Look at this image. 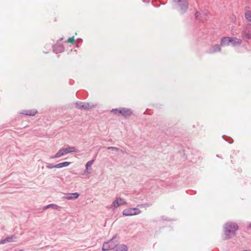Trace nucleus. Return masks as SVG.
I'll use <instances>...</instances> for the list:
<instances>
[{"label": "nucleus", "mask_w": 251, "mask_h": 251, "mask_svg": "<svg viewBox=\"0 0 251 251\" xmlns=\"http://www.w3.org/2000/svg\"><path fill=\"white\" fill-rule=\"evenodd\" d=\"M239 229L238 225L233 221H228L223 225V231L224 240H228L236 236L237 231Z\"/></svg>", "instance_id": "f257e3e1"}, {"label": "nucleus", "mask_w": 251, "mask_h": 251, "mask_svg": "<svg viewBox=\"0 0 251 251\" xmlns=\"http://www.w3.org/2000/svg\"><path fill=\"white\" fill-rule=\"evenodd\" d=\"M110 112L118 116H122L125 119L129 118L133 114L132 109L125 107L112 109Z\"/></svg>", "instance_id": "f03ea898"}, {"label": "nucleus", "mask_w": 251, "mask_h": 251, "mask_svg": "<svg viewBox=\"0 0 251 251\" xmlns=\"http://www.w3.org/2000/svg\"><path fill=\"white\" fill-rule=\"evenodd\" d=\"M242 43V40L234 37H225L221 40V45L223 46H229L231 45L235 47L240 46Z\"/></svg>", "instance_id": "7ed1b4c3"}, {"label": "nucleus", "mask_w": 251, "mask_h": 251, "mask_svg": "<svg viewBox=\"0 0 251 251\" xmlns=\"http://www.w3.org/2000/svg\"><path fill=\"white\" fill-rule=\"evenodd\" d=\"M117 238V235L116 234L108 241L104 242L101 249L102 251H107L114 250L118 245V243H119V240H116Z\"/></svg>", "instance_id": "20e7f679"}, {"label": "nucleus", "mask_w": 251, "mask_h": 251, "mask_svg": "<svg viewBox=\"0 0 251 251\" xmlns=\"http://www.w3.org/2000/svg\"><path fill=\"white\" fill-rule=\"evenodd\" d=\"M72 152H78V150L74 147L62 148L59 150V151L54 156H51L50 158L53 159L59 158L66 154H68Z\"/></svg>", "instance_id": "39448f33"}, {"label": "nucleus", "mask_w": 251, "mask_h": 251, "mask_svg": "<svg viewBox=\"0 0 251 251\" xmlns=\"http://www.w3.org/2000/svg\"><path fill=\"white\" fill-rule=\"evenodd\" d=\"M96 106V104L84 102L80 101H77L75 103V107L80 110H89Z\"/></svg>", "instance_id": "423d86ee"}, {"label": "nucleus", "mask_w": 251, "mask_h": 251, "mask_svg": "<svg viewBox=\"0 0 251 251\" xmlns=\"http://www.w3.org/2000/svg\"><path fill=\"white\" fill-rule=\"evenodd\" d=\"M174 1L177 3L178 6L180 7L181 13L182 14L186 12L189 5V3L187 1L184 0H174Z\"/></svg>", "instance_id": "0eeeda50"}, {"label": "nucleus", "mask_w": 251, "mask_h": 251, "mask_svg": "<svg viewBox=\"0 0 251 251\" xmlns=\"http://www.w3.org/2000/svg\"><path fill=\"white\" fill-rule=\"evenodd\" d=\"M64 38L63 37L59 39V40H58L55 44L53 45L52 46V49L53 51L56 53H60L62 52L65 50V48L64 46L62 44H61L59 43V42L62 41L63 40Z\"/></svg>", "instance_id": "6e6552de"}, {"label": "nucleus", "mask_w": 251, "mask_h": 251, "mask_svg": "<svg viewBox=\"0 0 251 251\" xmlns=\"http://www.w3.org/2000/svg\"><path fill=\"white\" fill-rule=\"evenodd\" d=\"M127 203L124 199L121 198H117L111 205V208H117L121 205H126Z\"/></svg>", "instance_id": "1a4fd4ad"}, {"label": "nucleus", "mask_w": 251, "mask_h": 251, "mask_svg": "<svg viewBox=\"0 0 251 251\" xmlns=\"http://www.w3.org/2000/svg\"><path fill=\"white\" fill-rule=\"evenodd\" d=\"M38 113V111L35 109L30 110H24L20 114L28 116H34Z\"/></svg>", "instance_id": "9d476101"}, {"label": "nucleus", "mask_w": 251, "mask_h": 251, "mask_svg": "<svg viewBox=\"0 0 251 251\" xmlns=\"http://www.w3.org/2000/svg\"><path fill=\"white\" fill-rule=\"evenodd\" d=\"M16 239V236L15 235H12L11 236H8L4 239L0 240V244H4L8 242H12Z\"/></svg>", "instance_id": "9b49d317"}, {"label": "nucleus", "mask_w": 251, "mask_h": 251, "mask_svg": "<svg viewBox=\"0 0 251 251\" xmlns=\"http://www.w3.org/2000/svg\"><path fill=\"white\" fill-rule=\"evenodd\" d=\"M222 46L219 44H216L212 46L211 50L208 52L209 53H213L216 52H220L221 50V47Z\"/></svg>", "instance_id": "f8f14e48"}, {"label": "nucleus", "mask_w": 251, "mask_h": 251, "mask_svg": "<svg viewBox=\"0 0 251 251\" xmlns=\"http://www.w3.org/2000/svg\"><path fill=\"white\" fill-rule=\"evenodd\" d=\"M80 196V194L77 192H75L74 193H69L66 196H65V199L70 200H75Z\"/></svg>", "instance_id": "ddd939ff"}, {"label": "nucleus", "mask_w": 251, "mask_h": 251, "mask_svg": "<svg viewBox=\"0 0 251 251\" xmlns=\"http://www.w3.org/2000/svg\"><path fill=\"white\" fill-rule=\"evenodd\" d=\"M122 213L124 216H129L135 215V214H133L134 212H133V208H129L124 209L123 210Z\"/></svg>", "instance_id": "4468645a"}, {"label": "nucleus", "mask_w": 251, "mask_h": 251, "mask_svg": "<svg viewBox=\"0 0 251 251\" xmlns=\"http://www.w3.org/2000/svg\"><path fill=\"white\" fill-rule=\"evenodd\" d=\"M115 249L116 251H127L128 247L125 244L119 245V243H118V245Z\"/></svg>", "instance_id": "2eb2a0df"}, {"label": "nucleus", "mask_w": 251, "mask_h": 251, "mask_svg": "<svg viewBox=\"0 0 251 251\" xmlns=\"http://www.w3.org/2000/svg\"><path fill=\"white\" fill-rule=\"evenodd\" d=\"M51 208L54 209L60 210L61 209V207L55 204H50L43 208V210H45L48 208Z\"/></svg>", "instance_id": "dca6fc26"}, {"label": "nucleus", "mask_w": 251, "mask_h": 251, "mask_svg": "<svg viewBox=\"0 0 251 251\" xmlns=\"http://www.w3.org/2000/svg\"><path fill=\"white\" fill-rule=\"evenodd\" d=\"M242 37L244 39H251V31L249 30L243 31Z\"/></svg>", "instance_id": "f3484780"}, {"label": "nucleus", "mask_w": 251, "mask_h": 251, "mask_svg": "<svg viewBox=\"0 0 251 251\" xmlns=\"http://www.w3.org/2000/svg\"><path fill=\"white\" fill-rule=\"evenodd\" d=\"M71 163L70 162H63L57 164H55L56 168H61L65 167L68 166Z\"/></svg>", "instance_id": "a211bd4d"}, {"label": "nucleus", "mask_w": 251, "mask_h": 251, "mask_svg": "<svg viewBox=\"0 0 251 251\" xmlns=\"http://www.w3.org/2000/svg\"><path fill=\"white\" fill-rule=\"evenodd\" d=\"M222 137L225 140H226V142H227L229 144H232V143H233V139L229 136H227L224 135H223Z\"/></svg>", "instance_id": "6ab92c4d"}, {"label": "nucleus", "mask_w": 251, "mask_h": 251, "mask_svg": "<svg viewBox=\"0 0 251 251\" xmlns=\"http://www.w3.org/2000/svg\"><path fill=\"white\" fill-rule=\"evenodd\" d=\"M65 42L67 43H72L73 44H76V41H75V40L74 36L69 38L65 41Z\"/></svg>", "instance_id": "aec40b11"}, {"label": "nucleus", "mask_w": 251, "mask_h": 251, "mask_svg": "<svg viewBox=\"0 0 251 251\" xmlns=\"http://www.w3.org/2000/svg\"><path fill=\"white\" fill-rule=\"evenodd\" d=\"M95 161V158H93L91 160L87 162V163L85 165L86 170H88L89 168L91 167V166L94 162Z\"/></svg>", "instance_id": "412c9836"}, {"label": "nucleus", "mask_w": 251, "mask_h": 251, "mask_svg": "<svg viewBox=\"0 0 251 251\" xmlns=\"http://www.w3.org/2000/svg\"><path fill=\"white\" fill-rule=\"evenodd\" d=\"M151 205V204L150 203H144V204H138L137 207L138 208H142V207H148Z\"/></svg>", "instance_id": "4be33fe9"}, {"label": "nucleus", "mask_w": 251, "mask_h": 251, "mask_svg": "<svg viewBox=\"0 0 251 251\" xmlns=\"http://www.w3.org/2000/svg\"><path fill=\"white\" fill-rule=\"evenodd\" d=\"M107 149L115 151H120L121 152H123L122 150H120V149H119L118 148L115 147H107Z\"/></svg>", "instance_id": "5701e85b"}, {"label": "nucleus", "mask_w": 251, "mask_h": 251, "mask_svg": "<svg viewBox=\"0 0 251 251\" xmlns=\"http://www.w3.org/2000/svg\"><path fill=\"white\" fill-rule=\"evenodd\" d=\"M133 214H135V215L139 214L141 213V211L138 208V207L133 208Z\"/></svg>", "instance_id": "b1692460"}, {"label": "nucleus", "mask_w": 251, "mask_h": 251, "mask_svg": "<svg viewBox=\"0 0 251 251\" xmlns=\"http://www.w3.org/2000/svg\"><path fill=\"white\" fill-rule=\"evenodd\" d=\"M46 167L48 169L56 168L55 165H53V164L50 163H47Z\"/></svg>", "instance_id": "393cba45"}, {"label": "nucleus", "mask_w": 251, "mask_h": 251, "mask_svg": "<svg viewBox=\"0 0 251 251\" xmlns=\"http://www.w3.org/2000/svg\"><path fill=\"white\" fill-rule=\"evenodd\" d=\"M245 18L248 21L251 22V13H245Z\"/></svg>", "instance_id": "a878e982"}, {"label": "nucleus", "mask_w": 251, "mask_h": 251, "mask_svg": "<svg viewBox=\"0 0 251 251\" xmlns=\"http://www.w3.org/2000/svg\"><path fill=\"white\" fill-rule=\"evenodd\" d=\"M200 14V12H199V11H197L195 13V18L197 19H199V16Z\"/></svg>", "instance_id": "bb28decb"}, {"label": "nucleus", "mask_w": 251, "mask_h": 251, "mask_svg": "<svg viewBox=\"0 0 251 251\" xmlns=\"http://www.w3.org/2000/svg\"><path fill=\"white\" fill-rule=\"evenodd\" d=\"M82 42V39H81V38H78V39H77V42H76V44H77V43H79V42Z\"/></svg>", "instance_id": "cd10ccee"}, {"label": "nucleus", "mask_w": 251, "mask_h": 251, "mask_svg": "<svg viewBox=\"0 0 251 251\" xmlns=\"http://www.w3.org/2000/svg\"><path fill=\"white\" fill-rule=\"evenodd\" d=\"M151 0H143L145 2H149Z\"/></svg>", "instance_id": "c85d7f7f"}, {"label": "nucleus", "mask_w": 251, "mask_h": 251, "mask_svg": "<svg viewBox=\"0 0 251 251\" xmlns=\"http://www.w3.org/2000/svg\"><path fill=\"white\" fill-rule=\"evenodd\" d=\"M250 227H251V223L250 224Z\"/></svg>", "instance_id": "c756f323"}, {"label": "nucleus", "mask_w": 251, "mask_h": 251, "mask_svg": "<svg viewBox=\"0 0 251 251\" xmlns=\"http://www.w3.org/2000/svg\"><path fill=\"white\" fill-rule=\"evenodd\" d=\"M72 51H73V50H70V52H72Z\"/></svg>", "instance_id": "7c9ffc66"}]
</instances>
